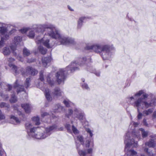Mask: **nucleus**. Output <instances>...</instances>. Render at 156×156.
Here are the masks:
<instances>
[{
    "instance_id": "f257e3e1",
    "label": "nucleus",
    "mask_w": 156,
    "mask_h": 156,
    "mask_svg": "<svg viewBox=\"0 0 156 156\" xmlns=\"http://www.w3.org/2000/svg\"><path fill=\"white\" fill-rule=\"evenodd\" d=\"M55 27L50 23H46L42 24H34L32 26L33 29L35 30L36 33H42L44 29H47V33L45 34L42 38L40 36H37L35 39L36 43L38 44H42L48 48L52 47V45L49 43L50 40L48 37H51L50 34L52 33Z\"/></svg>"
},
{
    "instance_id": "f03ea898",
    "label": "nucleus",
    "mask_w": 156,
    "mask_h": 156,
    "mask_svg": "<svg viewBox=\"0 0 156 156\" xmlns=\"http://www.w3.org/2000/svg\"><path fill=\"white\" fill-rule=\"evenodd\" d=\"M149 95L145 93L144 90H141L137 92L134 95V97L128 98L129 100L131 101L135 99L136 100L133 104L135 107L137 108L138 115V119H141L142 117V114L139 111L140 109L144 108H147L153 105H155L156 103V99L155 100H152L150 102L147 101Z\"/></svg>"
},
{
    "instance_id": "7ed1b4c3",
    "label": "nucleus",
    "mask_w": 156,
    "mask_h": 156,
    "mask_svg": "<svg viewBox=\"0 0 156 156\" xmlns=\"http://www.w3.org/2000/svg\"><path fill=\"white\" fill-rule=\"evenodd\" d=\"M25 128L29 136L37 139H44L49 136L52 131L57 129L55 125L44 128L43 131L39 127L33 126L32 122H27L25 124Z\"/></svg>"
},
{
    "instance_id": "20e7f679",
    "label": "nucleus",
    "mask_w": 156,
    "mask_h": 156,
    "mask_svg": "<svg viewBox=\"0 0 156 156\" xmlns=\"http://www.w3.org/2000/svg\"><path fill=\"white\" fill-rule=\"evenodd\" d=\"M86 57H83L79 59V61H76L72 62L65 69H60L57 72L56 77L57 81L59 84L63 83L66 79L65 75L67 73H70L74 72L78 69V66H82L87 61Z\"/></svg>"
},
{
    "instance_id": "39448f33",
    "label": "nucleus",
    "mask_w": 156,
    "mask_h": 156,
    "mask_svg": "<svg viewBox=\"0 0 156 156\" xmlns=\"http://www.w3.org/2000/svg\"><path fill=\"white\" fill-rule=\"evenodd\" d=\"M87 50L92 49L97 53H100L104 60H110L113 50L108 45H102L99 44H95L93 45L88 44L86 47Z\"/></svg>"
},
{
    "instance_id": "423d86ee",
    "label": "nucleus",
    "mask_w": 156,
    "mask_h": 156,
    "mask_svg": "<svg viewBox=\"0 0 156 156\" xmlns=\"http://www.w3.org/2000/svg\"><path fill=\"white\" fill-rule=\"evenodd\" d=\"M76 139L79 140L87 148L84 150H79L78 152L80 156H92L93 153L94 144L93 138H89L87 137L86 140L84 142L82 136L79 135L76 137Z\"/></svg>"
},
{
    "instance_id": "0eeeda50",
    "label": "nucleus",
    "mask_w": 156,
    "mask_h": 156,
    "mask_svg": "<svg viewBox=\"0 0 156 156\" xmlns=\"http://www.w3.org/2000/svg\"><path fill=\"white\" fill-rule=\"evenodd\" d=\"M51 37L57 39L59 42L58 44H63L64 45L76 44V42L74 39L68 37L61 34L60 31L56 27L52 33L50 34Z\"/></svg>"
},
{
    "instance_id": "6e6552de",
    "label": "nucleus",
    "mask_w": 156,
    "mask_h": 156,
    "mask_svg": "<svg viewBox=\"0 0 156 156\" xmlns=\"http://www.w3.org/2000/svg\"><path fill=\"white\" fill-rule=\"evenodd\" d=\"M10 25L1 23V47L9 37V35L16 32V30Z\"/></svg>"
},
{
    "instance_id": "1a4fd4ad",
    "label": "nucleus",
    "mask_w": 156,
    "mask_h": 156,
    "mask_svg": "<svg viewBox=\"0 0 156 156\" xmlns=\"http://www.w3.org/2000/svg\"><path fill=\"white\" fill-rule=\"evenodd\" d=\"M9 66L13 70L14 72L13 73L15 76H17L20 73H21L23 76H25L26 75H28L31 74V75H34L37 73V70L30 67H27L26 72L23 73L22 72L23 70L22 68L17 67L14 64L11 63H9Z\"/></svg>"
},
{
    "instance_id": "9d476101",
    "label": "nucleus",
    "mask_w": 156,
    "mask_h": 156,
    "mask_svg": "<svg viewBox=\"0 0 156 156\" xmlns=\"http://www.w3.org/2000/svg\"><path fill=\"white\" fill-rule=\"evenodd\" d=\"M140 132H141L142 136L143 138L146 137L147 136L149 132L147 131H145L142 128L136 131L133 129L131 133L130 132H129L127 133L125 136V137L126 136L127 133H128L129 135H128L129 138L127 139V141H129V142L130 143L131 142V140H133L134 142H136V141L134 140V139L133 138H131V136H130V135L131 134V136H133V137H136L138 139H140L141 137V133ZM136 142H137V141H136Z\"/></svg>"
},
{
    "instance_id": "9b49d317",
    "label": "nucleus",
    "mask_w": 156,
    "mask_h": 156,
    "mask_svg": "<svg viewBox=\"0 0 156 156\" xmlns=\"http://www.w3.org/2000/svg\"><path fill=\"white\" fill-rule=\"evenodd\" d=\"M72 114L74 117L77 118L80 120H83L85 119L84 112L79 108H75L73 112L72 110L69 109L65 115L66 117L69 118Z\"/></svg>"
},
{
    "instance_id": "f8f14e48",
    "label": "nucleus",
    "mask_w": 156,
    "mask_h": 156,
    "mask_svg": "<svg viewBox=\"0 0 156 156\" xmlns=\"http://www.w3.org/2000/svg\"><path fill=\"white\" fill-rule=\"evenodd\" d=\"M155 142L154 140L151 139L149 142L145 143V146H144V145H142V148L144 149V152L149 156H152L153 154L150 149L147 148V147L148 146L150 147H154L155 145Z\"/></svg>"
},
{
    "instance_id": "ddd939ff",
    "label": "nucleus",
    "mask_w": 156,
    "mask_h": 156,
    "mask_svg": "<svg viewBox=\"0 0 156 156\" xmlns=\"http://www.w3.org/2000/svg\"><path fill=\"white\" fill-rule=\"evenodd\" d=\"M22 83V82L21 80H17L14 83L13 87H12L10 85H8L9 90H10L12 89L16 90L18 93L20 91H23L24 87L23 86L21 85Z\"/></svg>"
},
{
    "instance_id": "4468645a",
    "label": "nucleus",
    "mask_w": 156,
    "mask_h": 156,
    "mask_svg": "<svg viewBox=\"0 0 156 156\" xmlns=\"http://www.w3.org/2000/svg\"><path fill=\"white\" fill-rule=\"evenodd\" d=\"M41 116L42 118H44L46 117H50V119H48V120L46 122H54L55 121V119H57V117L55 116L53 114L48 113L47 112H44L41 113Z\"/></svg>"
},
{
    "instance_id": "2eb2a0df",
    "label": "nucleus",
    "mask_w": 156,
    "mask_h": 156,
    "mask_svg": "<svg viewBox=\"0 0 156 156\" xmlns=\"http://www.w3.org/2000/svg\"><path fill=\"white\" fill-rule=\"evenodd\" d=\"M53 93L54 96L57 98L62 96L63 93L59 88H56L55 89Z\"/></svg>"
},
{
    "instance_id": "dca6fc26",
    "label": "nucleus",
    "mask_w": 156,
    "mask_h": 156,
    "mask_svg": "<svg viewBox=\"0 0 156 156\" xmlns=\"http://www.w3.org/2000/svg\"><path fill=\"white\" fill-rule=\"evenodd\" d=\"M52 59L51 57H48L46 58H43L42 59V62L43 65L44 67L46 66L51 62Z\"/></svg>"
},
{
    "instance_id": "f3484780",
    "label": "nucleus",
    "mask_w": 156,
    "mask_h": 156,
    "mask_svg": "<svg viewBox=\"0 0 156 156\" xmlns=\"http://www.w3.org/2000/svg\"><path fill=\"white\" fill-rule=\"evenodd\" d=\"M22 108L24 109L25 112L29 113L30 112L31 109L30 105L29 104H23L21 105Z\"/></svg>"
},
{
    "instance_id": "a211bd4d",
    "label": "nucleus",
    "mask_w": 156,
    "mask_h": 156,
    "mask_svg": "<svg viewBox=\"0 0 156 156\" xmlns=\"http://www.w3.org/2000/svg\"><path fill=\"white\" fill-rule=\"evenodd\" d=\"M10 122L11 123L14 124H16L20 122V120L13 115L11 116Z\"/></svg>"
},
{
    "instance_id": "6ab92c4d",
    "label": "nucleus",
    "mask_w": 156,
    "mask_h": 156,
    "mask_svg": "<svg viewBox=\"0 0 156 156\" xmlns=\"http://www.w3.org/2000/svg\"><path fill=\"white\" fill-rule=\"evenodd\" d=\"M44 92L45 93V95L48 101H51V97L50 95L48 89H45Z\"/></svg>"
},
{
    "instance_id": "aec40b11",
    "label": "nucleus",
    "mask_w": 156,
    "mask_h": 156,
    "mask_svg": "<svg viewBox=\"0 0 156 156\" xmlns=\"http://www.w3.org/2000/svg\"><path fill=\"white\" fill-rule=\"evenodd\" d=\"M63 102L65 105L67 107H72L74 105L73 103L71 102L68 99L65 100L63 101Z\"/></svg>"
},
{
    "instance_id": "412c9836",
    "label": "nucleus",
    "mask_w": 156,
    "mask_h": 156,
    "mask_svg": "<svg viewBox=\"0 0 156 156\" xmlns=\"http://www.w3.org/2000/svg\"><path fill=\"white\" fill-rule=\"evenodd\" d=\"M22 41V37L20 36L16 37L13 40V42L15 45H17Z\"/></svg>"
},
{
    "instance_id": "4be33fe9",
    "label": "nucleus",
    "mask_w": 156,
    "mask_h": 156,
    "mask_svg": "<svg viewBox=\"0 0 156 156\" xmlns=\"http://www.w3.org/2000/svg\"><path fill=\"white\" fill-rule=\"evenodd\" d=\"M32 121L35 123V125H38L40 124V119L39 117L35 116L32 119Z\"/></svg>"
},
{
    "instance_id": "5701e85b",
    "label": "nucleus",
    "mask_w": 156,
    "mask_h": 156,
    "mask_svg": "<svg viewBox=\"0 0 156 156\" xmlns=\"http://www.w3.org/2000/svg\"><path fill=\"white\" fill-rule=\"evenodd\" d=\"M85 18V17H81L80 18L78 22L77 27L78 28H80L81 27L83 21Z\"/></svg>"
},
{
    "instance_id": "b1692460",
    "label": "nucleus",
    "mask_w": 156,
    "mask_h": 156,
    "mask_svg": "<svg viewBox=\"0 0 156 156\" xmlns=\"http://www.w3.org/2000/svg\"><path fill=\"white\" fill-rule=\"evenodd\" d=\"M57 108V110L54 111L55 112H61L63 111L64 110V108L63 107L61 106L59 104L57 105L56 107V109Z\"/></svg>"
},
{
    "instance_id": "393cba45",
    "label": "nucleus",
    "mask_w": 156,
    "mask_h": 156,
    "mask_svg": "<svg viewBox=\"0 0 156 156\" xmlns=\"http://www.w3.org/2000/svg\"><path fill=\"white\" fill-rule=\"evenodd\" d=\"M153 112L152 109H149L147 110H145L143 112V115H147L151 114Z\"/></svg>"
},
{
    "instance_id": "a878e982",
    "label": "nucleus",
    "mask_w": 156,
    "mask_h": 156,
    "mask_svg": "<svg viewBox=\"0 0 156 156\" xmlns=\"http://www.w3.org/2000/svg\"><path fill=\"white\" fill-rule=\"evenodd\" d=\"M86 131L87 133V137L88 136L89 138H93V131L88 128L86 129Z\"/></svg>"
},
{
    "instance_id": "bb28decb",
    "label": "nucleus",
    "mask_w": 156,
    "mask_h": 156,
    "mask_svg": "<svg viewBox=\"0 0 156 156\" xmlns=\"http://www.w3.org/2000/svg\"><path fill=\"white\" fill-rule=\"evenodd\" d=\"M38 49L40 52L42 54H45L46 52V50L44 49L43 47L41 46H39L38 47Z\"/></svg>"
},
{
    "instance_id": "cd10ccee",
    "label": "nucleus",
    "mask_w": 156,
    "mask_h": 156,
    "mask_svg": "<svg viewBox=\"0 0 156 156\" xmlns=\"http://www.w3.org/2000/svg\"><path fill=\"white\" fill-rule=\"evenodd\" d=\"M10 52V50L8 47H5L3 50V53L5 55H9Z\"/></svg>"
},
{
    "instance_id": "c85d7f7f",
    "label": "nucleus",
    "mask_w": 156,
    "mask_h": 156,
    "mask_svg": "<svg viewBox=\"0 0 156 156\" xmlns=\"http://www.w3.org/2000/svg\"><path fill=\"white\" fill-rule=\"evenodd\" d=\"M23 55L25 56L29 55L30 54V51L26 48H24L23 50Z\"/></svg>"
},
{
    "instance_id": "c756f323",
    "label": "nucleus",
    "mask_w": 156,
    "mask_h": 156,
    "mask_svg": "<svg viewBox=\"0 0 156 156\" xmlns=\"http://www.w3.org/2000/svg\"><path fill=\"white\" fill-rule=\"evenodd\" d=\"M10 101L11 103H15L17 101L16 98L14 94H12L11 99H10Z\"/></svg>"
},
{
    "instance_id": "7c9ffc66",
    "label": "nucleus",
    "mask_w": 156,
    "mask_h": 156,
    "mask_svg": "<svg viewBox=\"0 0 156 156\" xmlns=\"http://www.w3.org/2000/svg\"><path fill=\"white\" fill-rule=\"evenodd\" d=\"M27 35L30 38H34L35 36L34 32L33 30L30 31L27 34Z\"/></svg>"
},
{
    "instance_id": "2f4dec72",
    "label": "nucleus",
    "mask_w": 156,
    "mask_h": 156,
    "mask_svg": "<svg viewBox=\"0 0 156 156\" xmlns=\"http://www.w3.org/2000/svg\"><path fill=\"white\" fill-rule=\"evenodd\" d=\"M29 27L23 28L20 30V31L22 34H25L29 30Z\"/></svg>"
},
{
    "instance_id": "473e14b6",
    "label": "nucleus",
    "mask_w": 156,
    "mask_h": 156,
    "mask_svg": "<svg viewBox=\"0 0 156 156\" xmlns=\"http://www.w3.org/2000/svg\"><path fill=\"white\" fill-rule=\"evenodd\" d=\"M72 130L73 132L75 134H77L79 133V131L74 126H72Z\"/></svg>"
},
{
    "instance_id": "72a5a7b5",
    "label": "nucleus",
    "mask_w": 156,
    "mask_h": 156,
    "mask_svg": "<svg viewBox=\"0 0 156 156\" xmlns=\"http://www.w3.org/2000/svg\"><path fill=\"white\" fill-rule=\"evenodd\" d=\"M30 78H27L25 83V86L26 88H27L30 86L29 82Z\"/></svg>"
},
{
    "instance_id": "f704fd0d",
    "label": "nucleus",
    "mask_w": 156,
    "mask_h": 156,
    "mask_svg": "<svg viewBox=\"0 0 156 156\" xmlns=\"http://www.w3.org/2000/svg\"><path fill=\"white\" fill-rule=\"evenodd\" d=\"M47 81L48 83L51 85L54 84L53 82L49 78V76H48L47 77Z\"/></svg>"
},
{
    "instance_id": "c9c22d12",
    "label": "nucleus",
    "mask_w": 156,
    "mask_h": 156,
    "mask_svg": "<svg viewBox=\"0 0 156 156\" xmlns=\"http://www.w3.org/2000/svg\"><path fill=\"white\" fill-rule=\"evenodd\" d=\"M65 127L67 129L69 132H71V130L70 129V126L69 124L68 123H66L65 125Z\"/></svg>"
},
{
    "instance_id": "e433bc0d",
    "label": "nucleus",
    "mask_w": 156,
    "mask_h": 156,
    "mask_svg": "<svg viewBox=\"0 0 156 156\" xmlns=\"http://www.w3.org/2000/svg\"><path fill=\"white\" fill-rule=\"evenodd\" d=\"M82 87L83 89L88 90L89 89L88 85L86 83H84L82 85Z\"/></svg>"
},
{
    "instance_id": "4c0bfd02",
    "label": "nucleus",
    "mask_w": 156,
    "mask_h": 156,
    "mask_svg": "<svg viewBox=\"0 0 156 156\" xmlns=\"http://www.w3.org/2000/svg\"><path fill=\"white\" fill-rule=\"evenodd\" d=\"M40 79L42 81L44 80V78L43 75V72L41 71L40 74Z\"/></svg>"
},
{
    "instance_id": "58836bf2",
    "label": "nucleus",
    "mask_w": 156,
    "mask_h": 156,
    "mask_svg": "<svg viewBox=\"0 0 156 156\" xmlns=\"http://www.w3.org/2000/svg\"><path fill=\"white\" fill-rule=\"evenodd\" d=\"M1 156H6V154L4 150L1 148Z\"/></svg>"
},
{
    "instance_id": "ea45409f",
    "label": "nucleus",
    "mask_w": 156,
    "mask_h": 156,
    "mask_svg": "<svg viewBox=\"0 0 156 156\" xmlns=\"http://www.w3.org/2000/svg\"><path fill=\"white\" fill-rule=\"evenodd\" d=\"M14 109L15 111L19 115H20L21 114V112L20 111L18 110L17 108L16 107H14Z\"/></svg>"
},
{
    "instance_id": "a19ab883",
    "label": "nucleus",
    "mask_w": 156,
    "mask_h": 156,
    "mask_svg": "<svg viewBox=\"0 0 156 156\" xmlns=\"http://www.w3.org/2000/svg\"><path fill=\"white\" fill-rule=\"evenodd\" d=\"M131 125H133L134 127H135L138 126V123L133 121L131 122Z\"/></svg>"
},
{
    "instance_id": "79ce46f5",
    "label": "nucleus",
    "mask_w": 156,
    "mask_h": 156,
    "mask_svg": "<svg viewBox=\"0 0 156 156\" xmlns=\"http://www.w3.org/2000/svg\"><path fill=\"white\" fill-rule=\"evenodd\" d=\"M152 117L153 119H155L156 118V110L153 112L152 115Z\"/></svg>"
},
{
    "instance_id": "37998d69",
    "label": "nucleus",
    "mask_w": 156,
    "mask_h": 156,
    "mask_svg": "<svg viewBox=\"0 0 156 156\" xmlns=\"http://www.w3.org/2000/svg\"><path fill=\"white\" fill-rule=\"evenodd\" d=\"M10 49H11L13 53H14V52L16 50V46H11L10 47Z\"/></svg>"
},
{
    "instance_id": "c03bdc74",
    "label": "nucleus",
    "mask_w": 156,
    "mask_h": 156,
    "mask_svg": "<svg viewBox=\"0 0 156 156\" xmlns=\"http://www.w3.org/2000/svg\"><path fill=\"white\" fill-rule=\"evenodd\" d=\"M143 123L144 125L145 126H147L148 125V124L146 120L145 119H144L143 120Z\"/></svg>"
},
{
    "instance_id": "a18cd8bd",
    "label": "nucleus",
    "mask_w": 156,
    "mask_h": 156,
    "mask_svg": "<svg viewBox=\"0 0 156 156\" xmlns=\"http://www.w3.org/2000/svg\"><path fill=\"white\" fill-rule=\"evenodd\" d=\"M6 106V104L5 103H1V108L2 107H4L5 106Z\"/></svg>"
},
{
    "instance_id": "49530a36",
    "label": "nucleus",
    "mask_w": 156,
    "mask_h": 156,
    "mask_svg": "<svg viewBox=\"0 0 156 156\" xmlns=\"http://www.w3.org/2000/svg\"><path fill=\"white\" fill-rule=\"evenodd\" d=\"M94 73L97 76H99L100 75V72L98 71L95 72Z\"/></svg>"
},
{
    "instance_id": "de8ad7c7",
    "label": "nucleus",
    "mask_w": 156,
    "mask_h": 156,
    "mask_svg": "<svg viewBox=\"0 0 156 156\" xmlns=\"http://www.w3.org/2000/svg\"><path fill=\"white\" fill-rule=\"evenodd\" d=\"M5 116L4 115L1 114V119H5Z\"/></svg>"
},
{
    "instance_id": "09e8293b",
    "label": "nucleus",
    "mask_w": 156,
    "mask_h": 156,
    "mask_svg": "<svg viewBox=\"0 0 156 156\" xmlns=\"http://www.w3.org/2000/svg\"><path fill=\"white\" fill-rule=\"evenodd\" d=\"M14 60V59L13 58H11L9 59V62H13Z\"/></svg>"
},
{
    "instance_id": "8fccbe9b",
    "label": "nucleus",
    "mask_w": 156,
    "mask_h": 156,
    "mask_svg": "<svg viewBox=\"0 0 156 156\" xmlns=\"http://www.w3.org/2000/svg\"><path fill=\"white\" fill-rule=\"evenodd\" d=\"M17 58L19 60H20V61H23V60H21V59L20 58V56H18V57H17Z\"/></svg>"
},
{
    "instance_id": "3c124183",
    "label": "nucleus",
    "mask_w": 156,
    "mask_h": 156,
    "mask_svg": "<svg viewBox=\"0 0 156 156\" xmlns=\"http://www.w3.org/2000/svg\"><path fill=\"white\" fill-rule=\"evenodd\" d=\"M68 8L69 9V10H70L71 11H73V10L72 9H71V8H70L69 6H68Z\"/></svg>"
},
{
    "instance_id": "603ef678",
    "label": "nucleus",
    "mask_w": 156,
    "mask_h": 156,
    "mask_svg": "<svg viewBox=\"0 0 156 156\" xmlns=\"http://www.w3.org/2000/svg\"><path fill=\"white\" fill-rule=\"evenodd\" d=\"M75 142L76 143H77V140H76V139L75 138Z\"/></svg>"
},
{
    "instance_id": "864d4df0",
    "label": "nucleus",
    "mask_w": 156,
    "mask_h": 156,
    "mask_svg": "<svg viewBox=\"0 0 156 156\" xmlns=\"http://www.w3.org/2000/svg\"><path fill=\"white\" fill-rule=\"evenodd\" d=\"M63 129V128H60V129L59 130H62Z\"/></svg>"
},
{
    "instance_id": "5fc2aeb1",
    "label": "nucleus",
    "mask_w": 156,
    "mask_h": 156,
    "mask_svg": "<svg viewBox=\"0 0 156 156\" xmlns=\"http://www.w3.org/2000/svg\"><path fill=\"white\" fill-rule=\"evenodd\" d=\"M82 81L84 82V79H82Z\"/></svg>"
},
{
    "instance_id": "6e6d98bb",
    "label": "nucleus",
    "mask_w": 156,
    "mask_h": 156,
    "mask_svg": "<svg viewBox=\"0 0 156 156\" xmlns=\"http://www.w3.org/2000/svg\"><path fill=\"white\" fill-rule=\"evenodd\" d=\"M32 61H29L28 62H32Z\"/></svg>"
},
{
    "instance_id": "4d7b16f0",
    "label": "nucleus",
    "mask_w": 156,
    "mask_h": 156,
    "mask_svg": "<svg viewBox=\"0 0 156 156\" xmlns=\"http://www.w3.org/2000/svg\"><path fill=\"white\" fill-rule=\"evenodd\" d=\"M73 122L72 121V122H71V123H73Z\"/></svg>"
},
{
    "instance_id": "13d9d810",
    "label": "nucleus",
    "mask_w": 156,
    "mask_h": 156,
    "mask_svg": "<svg viewBox=\"0 0 156 156\" xmlns=\"http://www.w3.org/2000/svg\"><path fill=\"white\" fill-rule=\"evenodd\" d=\"M42 90H43H43H43V89H42Z\"/></svg>"
}]
</instances>
